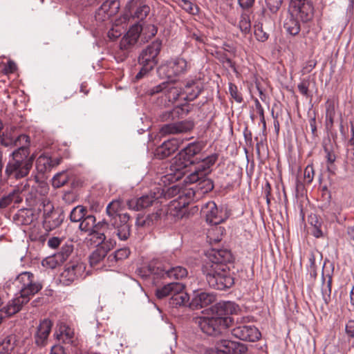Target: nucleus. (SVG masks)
Here are the masks:
<instances>
[{"label":"nucleus","mask_w":354,"mask_h":354,"mask_svg":"<svg viewBox=\"0 0 354 354\" xmlns=\"http://www.w3.org/2000/svg\"><path fill=\"white\" fill-rule=\"evenodd\" d=\"M239 28L243 35H247L251 30L250 17L246 13H242L239 22Z\"/></svg>","instance_id":"nucleus-47"},{"label":"nucleus","mask_w":354,"mask_h":354,"mask_svg":"<svg viewBox=\"0 0 354 354\" xmlns=\"http://www.w3.org/2000/svg\"><path fill=\"white\" fill-rule=\"evenodd\" d=\"M115 257L118 261H122L127 259L130 254V250L128 248H123L117 250L115 252Z\"/></svg>","instance_id":"nucleus-63"},{"label":"nucleus","mask_w":354,"mask_h":354,"mask_svg":"<svg viewBox=\"0 0 354 354\" xmlns=\"http://www.w3.org/2000/svg\"><path fill=\"white\" fill-rule=\"evenodd\" d=\"M204 147L201 142H193L189 143L174 158L171 165L172 171L184 174V169L188 167L198 163L199 158L196 156L200 153Z\"/></svg>","instance_id":"nucleus-6"},{"label":"nucleus","mask_w":354,"mask_h":354,"mask_svg":"<svg viewBox=\"0 0 354 354\" xmlns=\"http://www.w3.org/2000/svg\"><path fill=\"white\" fill-rule=\"evenodd\" d=\"M203 90L202 83L198 80H191L186 82L183 92L186 94L185 100L193 101L196 99Z\"/></svg>","instance_id":"nucleus-29"},{"label":"nucleus","mask_w":354,"mask_h":354,"mask_svg":"<svg viewBox=\"0 0 354 354\" xmlns=\"http://www.w3.org/2000/svg\"><path fill=\"white\" fill-rule=\"evenodd\" d=\"M254 35L257 39L261 42L266 41V40H268L269 37V33L264 31L262 24H261L260 26H258L254 30Z\"/></svg>","instance_id":"nucleus-59"},{"label":"nucleus","mask_w":354,"mask_h":354,"mask_svg":"<svg viewBox=\"0 0 354 354\" xmlns=\"http://www.w3.org/2000/svg\"><path fill=\"white\" fill-rule=\"evenodd\" d=\"M245 318L237 319L234 326L231 330L233 337L245 342H254L258 341L261 334L259 329L253 325H247L245 324Z\"/></svg>","instance_id":"nucleus-9"},{"label":"nucleus","mask_w":354,"mask_h":354,"mask_svg":"<svg viewBox=\"0 0 354 354\" xmlns=\"http://www.w3.org/2000/svg\"><path fill=\"white\" fill-rule=\"evenodd\" d=\"M121 210V202L118 200L112 201L108 204L106 208V213L110 217V221H115L119 220Z\"/></svg>","instance_id":"nucleus-38"},{"label":"nucleus","mask_w":354,"mask_h":354,"mask_svg":"<svg viewBox=\"0 0 354 354\" xmlns=\"http://www.w3.org/2000/svg\"><path fill=\"white\" fill-rule=\"evenodd\" d=\"M162 287L158 288L156 290V296L159 299H162L167 297H171L174 292L180 291L185 288V286L179 282H167L165 281Z\"/></svg>","instance_id":"nucleus-31"},{"label":"nucleus","mask_w":354,"mask_h":354,"mask_svg":"<svg viewBox=\"0 0 354 354\" xmlns=\"http://www.w3.org/2000/svg\"><path fill=\"white\" fill-rule=\"evenodd\" d=\"M167 82H163L159 84L149 87L145 91V95L149 96H153L155 95L162 93L164 94L165 89L167 88Z\"/></svg>","instance_id":"nucleus-51"},{"label":"nucleus","mask_w":354,"mask_h":354,"mask_svg":"<svg viewBox=\"0 0 354 354\" xmlns=\"http://www.w3.org/2000/svg\"><path fill=\"white\" fill-rule=\"evenodd\" d=\"M184 114V109L182 106H177L174 109L162 112L160 115V119L162 121L174 120Z\"/></svg>","instance_id":"nucleus-41"},{"label":"nucleus","mask_w":354,"mask_h":354,"mask_svg":"<svg viewBox=\"0 0 354 354\" xmlns=\"http://www.w3.org/2000/svg\"><path fill=\"white\" fill-rule=\"evenodd\" d=\"M30 145V137L26 134H20L14 138V147L15 149L11 152L10 155L24 153V156L31 157Z\"/></svg>","instance_id":"nucleus-27"},{"label":"nucleus","mask_w":354,"mask_h":354,"mask_svg":"<svg viewBox=\"0 0 354 354\" xmlns=\"http://www.w3.org/2000/svg\"><path fill=\"white\" fill-rule=\"evenodd\" d=\"M283 3V0H266V8L272 15H276Z\"/></svg>","instance_id":"nucleus-53"},{"label":"nucleus","mask_w":354,"mask_h":354,"mask_svg":"<svg viewBox=\"0 0 354 354\" xmlns=\"http://www.w3.org/2000/svg\"><path fill=\"white\" fill-rule=\"evenodd\" d=\"M228 348H223L221 345V340H219L214 348L212 349L209 354H230L228 353Z\"/></svg>","instance_id":"nucleus-64"},{"label":"nucleus","mask_w":354,"mask_h":354,"mask_svg":"<svg viewBox=\"0 0 354 354\" xmlns=\"http://www.w3.org/2000/svg\"><path fill=\"white\" fill-rule=\"evenodd\" d=\"M216 301V295L213 292L197 290L194 291V297L189 306L194 309H201L212 305Z\"/></svg>","instance_id":"nucleus-19"},{"label":"nucleus","mask_w":354,"mask_h":354,"mask_svg":"<svg viewBox=\"0 0 354 354\" xmlns=\"http://www.w3.org/2000/svg\"><path fill=\"white\" fill-rule=\"evenodd\" d=\"M130 216L127 213L120 215L118 221L109 222L103 219L97 223V230L105 235L106 240L111 239L114 235L117 236L121 241H126L131 234V225L129 223Z\"/></svg>","instance_id":"nucleus-5"},{"label":"nucleus","mask_w":354,"mask_h":354,"mask_svg":"<svg viewBox=\"0 0 354 354\" xmlns=\"http://www.w3.org/2000/svg\"><path fill=\"white\" fill-rule=\"evenodd\" d=\"M46 200L43 202L45 203ZM44 221L43 226L47 231L53 230L59 227L65 219L64 211L61 209H55L53 205L48 201L46 205L44 203Z\"/></svg>","instance_id":"nucleus-11"},{"label":"nucleus","mask_w":354,"mask_h":354,"mask_svg":"<svg viewBox=\"0 0 354 354\" xmlns=\"http://www.w3.org/2000/svg\"><path fill=\"white\" fill-rule=\"evenodd\" d=\"M62 161V158L61 156L44 153L36 160V169L39 173L44 174L59 165Z\"/></svg>","instance_id":"nucleus-18"},{"label":"nucleus","mask_w":354,"mask_h":354,"mask_svg":"<svg viewBox=\"0 0 354 354\" xmlns=\"http://www.w3.org/2000/svg\"><path fill=\"white\" fill-rule=\"evenodd\" d=\"M12 201H14L15 203H19L21 201L19 192L16 190H13L8 195L3 196L0 198V207L6 208Z\"/></svg>","instance_id":"nucleus-44"},{"label":"nucleus","mask_w":354,"mask_h":354,"mask_svg":"<svg viewBox=\"0 0 354 354\" xmlns=\"http://www.w3.org/2000/svg\"><path fill=\"white\" fill-rule=\"evenodd\" d=\"M308 223L312 226V232H311L312 234L315 238L323 237L324 234L322 230V222L317 216V215H315V214L310 215L308 217Z\"/></svg>","instance_id":"nucleus-40"},{"label":"nucleus","mask_w":354,"mask_h":354,"mask_svg":"<svg viewBox=\"0 0 354 354\" xmlns=\"http://www.w3.org/2000/svg\"><path fill=\"white\" fill-rule=\"evenodd\" d=\"M218 155L213 153L202 160L199 159L198 163L195 166L194 169L191 171L190 180H196L198 179V175H208L211 171V167L213 166L218 160Z\"/></svg>","instance_id":"nucleus-16"},{"label":"nucleus","mask_w":354,"mask_h":354,"mask_svg":"<svg viewBox=\"0 0 354 354\" xmlns=\"http://www.w3.org/2000/svg\"><path fill=\"white\" fill-rule=\"evenodd\" d=\"M15 337L7 336L0 342V354H10L15 348Z\"/></svg>","instance_id":"nucleus-43"},{"label":"nucleus","mask_w":354,"mask_h":354,"mask_svg":"<svg viewBox=\"0 0 354 354\" xmlns=\"http://www.w3.org/2000/svg\"><path fill=\"white\" fill-rule=\"evenodd\" d=\"M189 297L187 292L182 289L180 291L174 292L169 298V304L172 308H178L189 305Z\"/></svg>","instance_id":"nucleus-34"},{"label":"nucleus","mask_w":354,"mask_h":354,"mask_svg":"<svg viewBox=\"0 0 354 354\" xmlns=\"http://www.w3.org/2000/svg\"><path fill=\"white\" fill-rule=\"evenodd\" d=\"M10 156L12 159L6 165L5 175L8 178L17 180L27 176L35 159V153L31 154V157L24 156V153L10 155Z\"/></svg>","instance_id":"nucleus-7"},{"label":"nucleus","mask_w":354,"mask_h":354,"mask_svg":"<svg viewBox=\"0 0 354 354\" xmlns=\"http://www.w3.org/2000/svg\"><path fill=\"white\" fill-rule=\"evenodd\" d=\"M120 1L118 0H106L95 12V19L99 21H106L115 15L120 8Z\"/></svg>","instance_id":"nucleus-22"},{"label":"nucleus","mask_w":354,"mask_h":354,"mask_svg":"<svg viewBox=\"0 0 354 354\" xmlns=\"http://www.w3.org/2000/svg\"><path fill=\"white\" fill-rule=\"evenodd\" d=\"M283 26L287 34L291 36L297 35L301 30L299 21L295 17L292 13H290V15L287 16L284 20Z\"/></svg>","instance_id":"nucleus-35"},{"label":"nucleus","mask_w":354,"mask_h":354,"mask_svg":"<svg viewBox=\"0 0 354 354\" xmlns=\"http://www.w3.org/2000/svg\"><path fill=\"white\" fill-rule=\"evenodd\" d=\"M111 249V247L109 244L97 245V248L89 256V263L91 266H95L102 261Z\"/></svg>","instance_id":"nucleus-32"},{"label":"nucleus","mask_w":354,"mask_h":354,"mask_svg":"<svg viewBox=\"0 0 354 354\" xmlns=\"http://www.w3.org/2000/svg\"><path fill=\"white\" fill-rule=\"evenodd\" d=\"M53 326V322L48 318L39 320L32 335V342L37 348H42L48 345Z\"/></svg>","instance_id":"nucleus-14"},{"label":"nucleus","mask_w":354,"mask_h":354,"mask_svg":"<svg viewBox=\"0 0 354 354\" xmlns=\"http://www.w3.org/2000/svg\"><path fill=\"white\" fill-rule=\"evenodd\" d=\"M201 212L206 221L211 225H218L224 221L222 210H219L214 201H209L203 205Z\"/></svg>","instance_id":"nucleus-20"},{"label":"nucleus","mask_w":354,"mask_h":354,"mask_svg":"<svg viewBox=\"0 0 354 354\" xmlns=\"http://www.w3.org/2000/svg\"><path fill=\"white\" fill-rule=\"evenodd\" d=\"M290 7L303 23H307L313 19L314 6L312 0H291Z\"/></svg>","instance_id":"nucleus-15"},{"label":"nucleus","mask_w":354,"mask_h":354,"mask_svg":"<svg viewBox=\"0 0 354 354\" xmlns=\"http://www.w3.org/2000/svg\"><path fill=\"white\" fill-rule=\"evenodd\" d=\"M163 196L165 198H171L174 196H178L177 200H178L179 205L182 207H185L186 205L189 204V200L187 199V196L190 198L191 192L188 191L186 192L185 190L181 189L177 185H173L167 189V190L162 189V192L160 194V196Z\"/></svg>","instance_id":"nucleus-24"},{"label":"nucleus","mask_w":354,"mask_h":354,"mask_svg":"<svg viewBox=\"0 0 354 354\" xmlns=\"http://www.w3.org/2000/svg\"><path fill=\"white\" fill-rule=\"evenodd\" d=\"M229 92L231 97L238 103H241L243 100L242 94L239 91L237 86L232 83L229 84Z\"/></svg>","instance_id":"nucleus-57"},{"label":"nucleus","mask_w":354,"mask_h":354,"mask_svg":"<svg viewBox=\"0 0 354 354\" xmlns=\"http://www.w3.org/2000/svg\"><path fill=\"white\" fill-rule=\"evenodd\" d=\"M162 211L161 209H158L156 212L152 213L151 214H148L146 218L147 219L148 225L151 226L156 223L161 217Z\"/></svg>","instance_id":"nucleus-62"},{"label":"nucleus","mask_w":354,"mask_h":354,"mask_svg":"<svg viewBox=\"0 0 354 354\" xmlns=\"http://www.w3.org/2000/svg\"><path fill=\"white\" fill-rule=\"evenodd\" d=\"M176 124L178 134L190 132L194 127V122L192 120H185L176 122Z\"/></svg>","instance_id":"nucleus-50"},{"label":"nucleus","mask_w":354,"mask_h":354,"mask_svg":"<svg viewBox=\"0 0 354 354\" xmlns=\"http://www.w3.org/2000/svg\"><path fill=\"white\" fill-rule=\"evenodd\" d=\"M88 212L87 208L83 205H77L71 211L69 218L72 223H80Z\"/></svg>","instance_id":"nucleus-42"},{"label":"nucleus","mask_w":354,"mask_h":354,"mask_svg":"<svg viewBox=\"0 0 354 354\" xmlns=\"http://www.w3.org/2000/svg\"><path fill=\"white\" fill-rule=\"evenodd\" d=\"M182 93V89L180 87L174 86L171 82H167V88L165 89L164 94L158 99V104L160 106H169L170 104L176 102Z\"/></svg>","instance_id":"nucleus-23"},{"label":"nucleus","mask_w":354,"mask_h":354,"mask_svg":"<svg viewBox=\"0 0 354 354\" xmlns=\"http://www.w3.org/2000/svg\"><path fill=\"white\" fill-rule=\"evenodd\" d=\"M64 329L60 328L59 331L54 333V337L65 345H70L71 347L76 348L78 346V342L75 337L73 329L68 326H64Z\"/></svg>","instance_id":"nucleus-28"},{"label":"nucleus","mask_w":354,"mask_h":354,"mask_svg":"<svg viewBox=\"0 0 354 354\" xmlns=\"http://www.w3.org/2000/svg\"><path fill=\"white\" fill-rule=\"evenodd\" d=\"M14 283L19 290V296L28 302L31 297L38 293L43 288L42 283L30 272H23L19 274Z\"/></svg>","instance_id":"nucleus-8"},{"label":"nucleus","mask_w":354,"mask_h":354,"mask_svg":"<svg viewBox=\"0 0 354 354\" xmlns=\"http://www.w3.org/2000/svg\"><path fill=\"white\" fill-rule=\"evenodd\" d=\"M160 196H156V192L144 195L140 198H133L127 202L129 209L140 211L152 205L154 203H158Z\"/></svg>","instance_id":"nucleus-21"},{"label":"nucleus","mask_w":354,"mask_h":354,"mask_svg":"<svg viewBox=\"0 0 354 354\" xmlns=\"http://www.w3.org/2000/svg\"><path fill=\"white\" fill-rule=\"evenodd\" d=\"M73 251V245L72 244L66 243L63 245L60 250L55 254L59 262H64Z\"/></svg>","instance_id":"nucleus-46"},{"label":"nucleus","mask_w":354,"mask_h":354,"mask_svg":"<svg viewBox=\"0 0 354 354\" xmlns=\"http://www.w3.org/2000/svg\"><path fill=\"white\" fill-rule=\"evenodd\" d=\"M27 303L28 301H25L20 296L12 299L5 307L0 309V313H2V319L5 317H10L17 313L21 310L22 306Z\"/></svg>","instance_id":"nucleus-30"},{"label":"nucleus","mask_w":354,"mask_h":354,"mask_svg":"<svg viewBox=\"0 0 354 354\" xmlns=\"http://www.w3.org/2000/svg\"><path fill=\"white\" fill-rule=\"evenodd\" d=\"M254 104L256 110L259 115L261 122L262 123L263 125V130L265 131L266 129V122L265 120L263 108L261 103L259 102V100L257 98L254 100Z\"/></svg>","instance_id":"nucleus-60"},{"label":"nucleus","mask_w":354,"mask_h":354,"mask_svg":"<svg viewBox=\"0 0 354 354\" xmlns=\"http://www.w3.org/2000/svg\"><path fill=\"white\" fill-rule=\"evenodd\" d=\"M324 151L326 153V158L328 165V171L331 173H334V171L331 169V165L335 162L336 155L333 150V147L330 145H324Z\"/></svg>","instance_id":"nucleus-48"},{"label":"nucleus","mask_w":354,"mask_h":354,"mask_svg":"<svg viewBox=\"0 0 354 354\" xmlns=\"http://www.w3.org/2000/svg\"><path fill=\"white\" fill-rule=\"evenodd\" d=\"M35 185L32 187L35 189L36 192L40 196H46L49 192V186L44 180H39L38 177L35 176Z\"/></svg>","instance_id":"nucleus-49"},{"label":"nucleus","mask_w":354,"mask_h":354,"mask_svg":"<svg viewBox=\"0 0 354 354\" xmlns=\"http://www.w3.org/2000/svg\"><path fill=\"white\" fill-rule=\"evenodd\" d=\"M178 5L190 15H196L199 13V7L189 0H178Z\"/></svg>","instance_id":"nucleus-45"},{"label":"nucleus","mask_w":354,"mask_h":354,"mask_svg":"<svg viewBox=\"0 0 354 354\" xmlns=\"http://www.w3.org/2000/svg\"><path fill=\"white\" fill-rule=\"evenodd\" d=\"M188 70L187 62L182 57H176L167 61L158 68V73L160 75L169 79L171 82L184 73Z\"/></svg>","instance_id":"nucleus-10"},{"label":"nucleus","mask_w":354,"mask_h":354,"mask_svg":"<svg viewBox=\"0 0 354 354\" xmlns=\"http://www.w3.org/2000/svg\"><path fill=\"white\" fill-rule=\"evenodd\" d=\"M88 236H93L95 239V242L97 243V245H102V244H109L107 241H106L105 235H103L99 230H97L95 227L90 233L88 234Z\"/></svg>","instance_id":"nucleus-56"},{"label":"nucleus","mask_w":354,"mask_h":354,"mask_svg":"<svg viewBox=\"0 0 354 354\" xmlns=\"http://www.w3.org/2000/svg\"><path fill=\"white\" fill-rule=\"evenodd\" d=\"M310 81L308 79H303L297 85L299 92L306 97H312L309 91Z\"/></svg>","instance_id":"nucleus-55"},{"label":"nucleus","mask_w":354,"mask_h":354,"mask_svg":"<svg viewBox=\"0 0 354 354\" xmlns=\"http://www.w3.org/2000/svg\"><path fill=\"white\" fill-rule=\"evenodd\" d=\"M127 6L133 19L143 21L149 15L150 8L142 0H131L128 2Z\"/></svg>","instance_id":"nucleus-26"},{"label":"nucleus","mask_w":354,"mask_h":354,"mask_svg":"<svg viewBox=\"0 0 354 354\" xmlns=\"http://www.w3.org/2000/svg\"><path fill=\"white\" fill-rule=\"evenodd\" d=\"M326 109V124L327 127L331 128L334 124L335 117V100L334 97L328 98L325 102Z\"/></svg>","instance_id":"nucleus-36"},{"label":"nucleus","mask_w":354,"mask_h":354,"mask_svg":"<svg viewBox=\"0 0 354 354\" xmlns=\"http://www.w3.org/2000/svg\"><path fill=\"white\" fill-rule=\"evenodd\" d=\"M160 133L162 135L178 134L176 122L162 125L160 128Z\"/></svg>","instance_id":"nucleus-58"},{"label":"nucleus","mask_w":354,"mask_h":354,"mask_svg":"<svg viewBox=\"0 0 354 354\" xmlns=\"http://www.w3.org/2000/svg\"><path fill=\"white\" fill-rule=\"evenodd\" d=\"M142 277H149L154 283H158L159 280L174 279L179 280L187 277V270L182 266L165 267L157 261H151L147 266L142 268L139 270Z\"/></svg>","instance_id":"nucleus-4"},{"label":"nucleus","mask_w":354,"mask_h":354,"mask_svg":"<svg viewBox=\"0 0 354 354\" xmlns=\"http://www.w3.org/2000/svg\"><path fill=\"white\" fill-rule=\"evenodd\" d=\"M221 345L223 348H228L230 354H245L248 350L247 345L230 339H221Z\"/></svg>","instance_id":"nucleus-33"},{"label":"nucleus","mask_w":354,"mask_h":354,"mask_svg":"<svg viewBox=\"0 0 354 354\" xmlns=\"http://www.w3.org/2000/svg\"><path fill=\"white\" fill-rule=\"evenodd\" d=\"M233 257L227 249L212 248L207 252V259L203 263L201 270L210 288L218 290H227L234 284L227 263L232 262Z\"/></svg>","instance_id":"nucleus-1"},{"label":"nucleus","mask_w":354,"mask_h":354,"mask_svg":"<svg viewBox=\"0 0 354 354\" xmlns=\"http://www.w3.org/2000/svg\"><path fill=\"white\" fill-rule=\"evenodd\" d=\"M207 175L199 176L198 179L192 181L190 180V174L187 175L185 179L186 183L195 184V187L192 188V192L191 194L196 195L198 194L199 196L207 194L214 189V182L212 179L207 177Z\"/></svg>","instance_id":"nucleus-17"},{"label":"nucleus","mask_w":354,"mask_h":354,"mask_svg":"<svg viewBox=\"0 0 354 354\" xmlns=\"http://www.w3.org/2000/svg\"><path fill=\"white\" fill-rule=\"evenodd\" d=\"M211 310L212 316L198 317L196 323L203 333L217 337L233 325L234 319L230 315L237 313L239 307L234 302L223 301L212 306Z\"/></svg>","instance_id":"nucleus-2"},{"label":"nucleus","mask_w":354,"mask_h":354,"mask_svg":"<svg viewBox=\"0 0 354 354\" xmlns=\"http://www.w3.org/2000/svg\"><path fill=\"white\" fill-rule=\"evenodd\" d=\"M328 280L326 284L323 285L322 288V295L324 303L328 305L331 301V292H332V282L333 277L332 275L328 274ZM326 278L324 277V272H322V283L324 284Z\"/></svg>","instance_id":"nucleus-39"},{"label":"nucleus","mask_w":354,"mask_h":354,"mask_svg":"<svg viewBox=\"0 0 354 354\" xmlns=\"http://www.w3.org/2000/svg\"><path fill=\"white\" fill-rule=\"evenodd\" d=\"M178 147V140L176 138L169 139L156 149L154 155L158 159H165L175 153Z\"/></svg>","instance_id":"nucleus-25"},{"label":"nucleus","mask_w":354,"mask_h":354,"mask_svg":"<svg viewBox=\"0 0 354 354\" xmlns=\"http://www.w3.org/2000/svg\"><path fill=\"white\" fill-rule=\"evenodd\" d=\"M314 174L315 171L313 165H307L304 171V178L308 184L311 183L313 180Z\"/></svg>","instance_id":"nucleus-61"},{"label":"nucleus","mask_w":354,"mask_h":354,"mask_svg":"<svg viewBox=\"0 0 354 354\" xmlns=\"http://www.w3.org/2000/svg\"><path fill=\"white\" fill-rule=\"evenodd\" d=\"M86 270V265L79 261H73L65 265L60 274V282L64 286H70L79 277H82Z\"/></svg>","instance_id":"nucleus-13"},{"label":"nucleus","mask_w":354,"mask_h":354,"mask_svg":"<svg viewBox=\"0 0 354 354\" xmlns=\"http://www.w3.org/2000/svg\"><path fill=\"white\" fill-rule=\"evenodd\" d=\"M61 263H62L59 262V261L58 258L57 257V256L55 255V254L52 256H49V257L45 258L41 261V265L44 267H45L46 268H49V269H54L57 266L60 265Z\"/></svg>","instance_id":"nucleus-54"},{"label":"nucleus","mask_w":354,"mask_h":354,"mask_svg":"<svg viewBox=\"0 0 354 354\" xmlns=\"http://www.w3.org/2000/svg\"><path fill=\"white\" fill-rule=\"evenodd\" d=\"M68 181V177L66 172L63 171L62 173L57 174L53 178V185L55 187H61L66 185Z\"/></svg>","instance_id":"nucleus-52"},{"label":"nucleus","mask_w":354,"mask_h":354,"mask_svg":"<svg viewBox=\"0 0 354 354\" xmlns=\"http://www.w3.org/2000/svg\"><path fill=\"white\" fill-rule=\"evenodd\" d=\"M96 224L95 216L88 212L80 222L79 230L88 234L95 227Z\"/></svg>","instance_id":"nucleus-37"},{"label":"nucleus","mask_w":354,"mask_h":354,"mask_svg":"<svg viewBox=\"0 0 354 354\" xmlns=\"http://www.w3.org/2000/svg\"><path fill=\"white\" fill-rule=\"evenodd\" d=\"M162 41L156 39L143 49L139 57L138 63L141 66H147L153 68L158 63V56L161 50Z\"/></svg>","instance_id":"nucleus-12"},{"label":"nucleus","mask_w":354,"mask_h":354,"mask_svg":"<svg viewBox=\"0 0 354 354\" xmlns=\"http://www.w3.org/2000/svg\"><path fill=\"white\" fill-rule=\"evenodd\" d=\"M157 32L158 28L153 24L142 25L138 22L132 25L120 42V49L124 57L126 58L128 56L129 50L136 45L140 37L142 42H147Z\"/></svg>","instance_id":"nucleus-3"}]
</instances>
